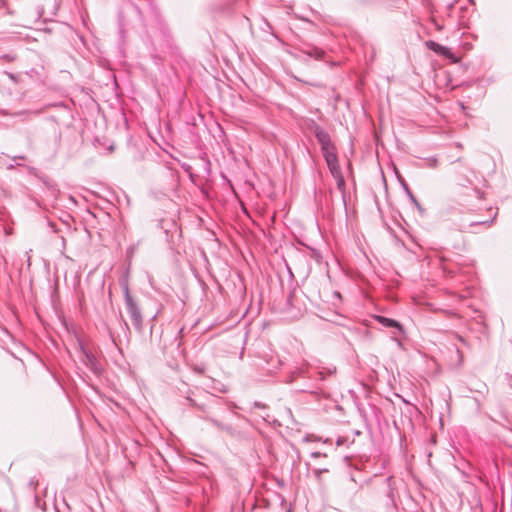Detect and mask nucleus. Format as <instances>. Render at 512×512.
<instances>
[{
  "label": "nucleus",
  "mask_w": 512,
  "mask_h": 512,
  "mask_svg": "<svg viewBox=\"0 0 512 512\" xmlns=\"http://www.w3.org/2000/svg\"><path fill=\"white\" fill-rule=\"evenodd\" d=\"M314 135L321 146V151H322L323 157L326 161V164L337 160L338 157H337L336 147L333 144V142L331 141L329 133L322 128L320 131H318Z\"/></svg>",
  "instance_id": "1"
},
{
  "label": "nucleus",
  "mask_w": 512,
  "mask_h": 512,
  "mask_svg": "<svg viewBox=\"0 0 512 512\" xmlns=\"http://www.w3.org/2000/svg\"><path fill=\"white\" fill-rule=\"evenodd\" d=\"M124 298L127 312L132 320L136 329L142 328V313L136 300L131 296L128 286L124 287Z\"/></svg>",
  "instance_id": "2"
},
{
  "label": "nucleus",
  "mask_w": 512,
  "mask_h": 512,
  "mask_svg": "<svg viewBox=\"0 0 512 512\" xmlns=\"http://www.w3.org/2000/svg\"><path fill=\"white\" fill-rule=\"evenodd\" d=\"M187 401L192 407H195L198 409L202 414L199 415L201 419L209 421L212 425H214L216 428L220 430H225L227 432L232 431L231 425L223 424L222 422L218 421L217 419L209 416V409L208 406L205 403H199L196 399L192 398L191 396H187Z\"/></svg>",
  "instance_id": "3"
},
{
  "label": "nucleus",
  "mask_w": 512,
  "mask_h": 512,
  "mask_svg": "<svg viewBox=\"0 0 512 512\" xmlns=\"http://www.w3.org/2000/svg\"><path fill=\"white\" fill-rule=\"evenodd\" d=\"M80 351L82 353L81 361L82 363L96 376H99L102 373V366L97 360V358L88 351L83 344H80Z\"/></svg>",
  "instance_id": "4"
},
{
  "label": "nucleus",
  "mask_w": 512,
  "mask_h": 512,
  "mask_svg": "<svg viewBox=\"0 0 512 512\" xmlns=\"http://www.w3.org/2000/svg\"><path fill=\"white\" fill-rule=\"evenodd\" d=\"M327 166L332 174V176L336 179L337 187L340 191L344 192L345 189V180L341 172L340 165L338 163V159L327 163Z\"/></svg>",
  "instance_id": "5"
},
{
  "label": "nucleus",
  "mask_w": 512,
  "mask_h": 512,
  "mask_svg": "<svg viewBox=\"0 0 512 512\" xmlns=\"http://www.w3.org/2000/svg\"><path fill=\"white\" fill-rule=\"evenodd\" d=\"M377 320H378L379 323H381L385 327H395L398 330H402L401 324L399 322H397L396 320H394V319L387 318V317H384V316H378Z\"/></svg>",
  "instance_id": "6"
},
{
  "label": "nucleus",
  "mask_w": 512,
  "mask_h": 512,
  "mask_svg": "<svg viewBox=\"0 0 512 512\" xmlns=\"http://www.w3.org/2000/svg\"><path fill=\"white\" fill-rule=\"evenodd\" d=\"M308 56L313 57L317 60L321 59L324 55V51L320 48L313 47L305 52Z\"/></svg>",
  "instance_id": "7"
},
{
  "label": "nucleus",
  "mask_w": 512,
  "mask_h": 512,
  "mask_svg": "<svg viewBox=\"0 0 512 512\" xmlns=\"http://www.w3.org/2000/svg\"><path fill=\"white\" fill-rule=\"evenodd\" d=\"M335 368H319L317 374H318V379L320 380H325L326 378V375H331L333 373H335Z\"/></svg>",
  "instance_id": "8"
},
{
  "label": "nucleus",
  "mask_w": 512,
  "mask_h": 512,
  "mask_svg": "<svg viewBox=\"0 0 512 512\" xmlns=\"http://www.w3.org/2000/svg\"><path fill=\"white\" fill-rule=\"evenodd\" d=\"M307 127L308 129L313 132L314 134L317 133L318 131H320L322 129L321 126H319L314 120L310 119L308 122H307Z\"/></svg>",
  "instance_id": "9"
},
{
  "label": "nucleus",
  "mask_w": 512,
  "mask_h": 512,
  "mask_svg": "<svg viewBox=\"0 0 512 512\" xmlns=\"http://www.w3.org/2000/svg\"><path fill=\"white\" fill-rule=\"evenodd\" d=\"M42 110H29V111H21L17 113L18 116H24V119H27L28 116H36L39 115Z\"/></svg>",
  "instance_id": "10"
},
{
  "label": "nucleus",
  "mask_w": 512,
  "mask_h": 512,
  "mask_svg": "<svg viewBox=\"0 0 512 512\" xmlns=\"http://www.w3.org/2000/svg\"><path fill=\"white\" fill-rule=\"evenodd\" d=\"M329 472V468L325 467V468H317V469H314L313 470V473L315 475V477L319 480L320 479V476L322 473H327Z\"/></svg>",
  "instance_id": "11"
},
{
  "label": "nucleus",
  "mask_w": 512,
  "mask_h": 512,
  "mask_svg": "<svg viewBox=\"0 0 512 512\" xmlns=\"http://www.w3.org/2000/svg\"><path fill=\"white\" fill-rule=\"evenodd\" d=\"M426 165L430 168H436L437 165H438V159L435 158V157H432V158H428L426 160Z\"/></svg>",
  "instance_id": "12"
},
{
  "label": "nucleus",
  "mask_w": 512,
  "mask_h": 512,
  "mask_svg": "<svg viewBox=\"0 0 512 512\" xmlns=\"http://www.w3.org/2000/svg\"><path fill=\"white\" fill-rule=\"evenodd\" d=\"M391 481H392V477H387L386 478V482L389 486V492H388V497L391 499V501L393 502V497H394V489L391 487Z\"/></svg>",
  "instance_id": "13"
},
{
  "label": "nucleus",
  "mask_w": 512,
  "mask_h": 512,
  "mask_svg": "<svg viewBox=\"0 0 512 512\" xmlns=\"http://www.w3.org/2000/svg\"><path fill=\"white\" fill-rule=\"evenodd\" d=\"M402 185H403L404 191L406 192L409 199H412V197H415L406 183H403Z\"/></svg>",
  "instance_id": "14"
},
{
  "label": "nucleus",
  "mask_w": 512,
  "mask_h": 512,
  "mask_svg": "<svg viewBox=\"0 0 512 512\" xmlns=\"http://www.w3.org/2000/svg\"><path fill=\"white\" fill-rule=\"evenodd\" d=\"M1 58L5 59L8 62H12L16 59V56L12 54H5Z\"/></svg>",
  "instance_id": "15"
},
{
  "label": "nucleus",
  "mask_w": 512,
  "mask_h": 512,
  "mask_svg": "<svg viewBox=\"0 0 512 512\" xmlns=\"http://www.w3.org/2000/svg\"><path fill=\"white\" fill-rule=\"evenodd\" d=\"M411 202L414 204V206L420 210V211H423V208L422 206L420 205V203L418 202V200L415 198V197H412V199H410Z\"/></svg>",
  "instance_id": "16"
},
{
  "label": "nucleus",
  "mask_w": 512,
  "mask_h": 512,
  "mask_svg": "<svg viewBox=\"0 0 512 512\" xmlns=\"http://www.w3.org/2000/svg\"><path fill=\"white\" fill-rule=\"evenodd\" d=\"M411 202L414 204V206L420 210V211H423V208L422 206L420 205V203L418 202V200L415 198V197H412V199H410Z\"/></svg>",
  "instance_id": "17"
},
{
  "label": "nucleus",
  "mask_w": 512,
  "mask_h": 512,
  "mask_svg": "<svg viewBox=\"0 0 512 512\" xmlns=\"http://www.w3.org/2000/svg\"><path fill=\"white\" fill-rule=\"evenodd\" d=\"M321 456H324V457H325L326 455H325V454H322V453H320V452H312V453H311V457H312V458H318V457H321Z\"/></svg>",
  "instance_id": "18"
},
{
  "label": "nucleus",
  "mask_w": 512,
  "mask_h": 512,
  "mask_svg": "<svg viewBox=\"0 0 512 512\" xmlns=\"http://www.w3.org/2000/svg\"><path fill=\"white\" fill-rule=\"evenodd\" d=\"M254 405H255L256 407H259V408H264V407H265V405H264V404H261V403H259V402H255V403H254Z\"/></svg>",
  "instance_id": "19"
},
{
  "label": "nucleus",
  "mask_w": 512,
  "mask_h": 512,
  "mask_svg": "<svg viewBox=\"0 0 512 512\" xmlns=\"http://www.w3.org/2000/svg\"><path fill=\"white\" fill-rule=\"evenodd\" d=\"M6 0H0V7L5 6Z\"/></svg>",
  "instance_id": "20"
},
{
  "label": "nucleus",
  "mask_w": 512,
  "mask_h": 512,
  "mask_svg": "<svg viewBox=\"0 0 512 512\" xmlns=\"http://www.w3.org/2000/svg\"><path fill=\"white\" fill-rule=\"evenodd\" d=\"M491 222H492V220H490V221H483V222H481V223H482V224H489V223H491Z\"/></svg>",
  "instance_id": "21"
},
{
  "label": "nucleus",
  "mask_w": 512,
  "mask_h": 512,
  "mask_svg": "<svg viewBox=\"0 0 512 512\" xmlns=\"http://www.w3.org/2000/svg\"><path fill=\"white\" fill-rule=\"evenodd\" d=\"M208 398L211 400H215V397L213 395H209Z\"/></svg>",
  "instance_id": "22"
}]
</instances>
